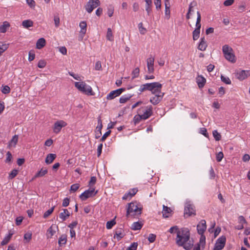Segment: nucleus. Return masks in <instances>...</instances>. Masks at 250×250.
<instances>
[{
	"label": "nucleus",
	"mask_w": 250,
	"mask_h": 250,
	"mask_svg": "<svg viewBox=\"0 0 250 250\" xmlns=\"http://www.w3.org/2000/svg\"><path fill=\"white\" fill-rule=\"evenodd\" d=\"M206 82V79L201 76H198L196 78V82L199 88L203 87Z\"/></svg>",
	"instance_id": "nucleus-25"
},
{
	"label": "nucleus",
	"mask_w": 250,
	"mask_h": 250,
	"mask_svg": "<svg viewBox=\"0 0 250 250\" xmlns=\"http://www.w3.org/2000/svg\"><path fill=\"white\" fill-rule=\"evenodd\" d=\"M156 239V235L154 234H149L148 240L149 241L150 243H153L155 241Z\"/></svg>",
	"instance_id": "nucleus-61"
},
{
	"label": "nucleus",
	"mask_w": 250,
	"mask_h": 250,
	"mask_svg": "<svg viewBox=\"0 0 250 250\" xmlns=\"http://www.w3.org/2000/svg\"><path fill=\"white\" fill-rule=\"evenodd\" d=\"M67 242V236L66 234H62L59 238L58 244L60 247L64 246Z\"/></svg>",
	"instance_id": "nucleus-26"
},
{
	"label": "nucleus",
	"mask_w": 250,
	"mask_h": 250,
	"mask_svg": "<svg viewBox=\"0 0 250 250\" xmlns=\"http://www.w3.org/2000/svg\"><path fill=\"white\" fill-rule=\"evenodd\" d=\"M103 127L102 125V121L100 118H99L98 120V125L96 127V130L98 131H99L100 134H102L101 130Z\"/></svg>",
	"instance_id": "nucleus-44"
},
{
	"label": "nucleus",
	"mask_w": 250,
	"mask_h": 250,
	"mask_svg": "<svg viewBox=\"0 0 250 250\" xmlns=\"http://www.w3.org/2000/svg\"><path fill=\"white\" fill-rule=\"evenodd\" d=\"M124 231L122 229H119L116 230L114 238L117 239L118 241H119L124 237Z\"/></svg>",
	"instance_id": "nucleus-19"
},
{
	"label": "nucleus",
	"mask_w": 250,
	"mask_h": 250,
	"mask_svg": "<svg viewBox=\"0 0 250 250\" xmlns=\"http://www.w3.org/2000/svg\"><path fill=\"white\" fill-rule=\"evenodd\" d=\"M46 65V62L43 60H40L38 63V67H39L40 68H43L45 67Z\"/></svg>",
	"instance_id": "nucleus-52"
},
{
	"label": "nucleus",
	"mask_w": 250,
	"mask_h": 250,
	"mask_svg": "<svg viewBox=\"0 0 250 250\" xmlns=\"http://www.w3.org/2000/svg\"><path fill=\"white\" fill-rule=\"evenodd\" d=\"M46 41L44 38H40L39 39L36 43V48L37 49H40L43 47L45 45Z\"/></svg>",
	"instance_id": "nucleus-29"
},
{
	"label": "nucleus",
	"mask_w": 250,
	"mask_h": 250,
	"mask_svg": "<svg viewBox=\"0 0 250 250\" xmlns=\"http://www.w3.org/2000/svg\"><path fill=\"white\" fill-rule=\"evenodd\" d=\"M75 87L81 92L87 96H94L95 93L93 91L92 87L86 84L84 82H75Z\"/></svg>",
	"instance_id": "nucleus-2"
},
{
	"label": "nucleus",
	"mask_w": 250,
	"mask_h": 250,
	"mask_svg": "<svg viewBox=\"0 0 250 250\" xmlns=\"http://www.w3.org/2000/svg\"><path fill=\"white\" fill-rule=\"evenodd\" d=\"M79 26L81 28V30L80 31V33L81 35L82 36V37L83 38L84 35L85 34L86 32V27H87V24L86 22L84 21H83L80 22L79 24Z\"/></svg>",
	"instance_id": "nucleus-20"
},
{
	"label": "nucleus",
	"mask_w": 250,
	"mask_h": 250,
	"mask_svg": "<svg viewBox=\"0 0 250 250\" xmlns=\"http://www.w3.org/2000/svg\"><path fill=\"white\" fill-rule=\"evenodd\" d=\"M162 84L159 82L150 83L149 91L152 94L160 93L162 92Z\"/></svg>",
	"instance_id": "nucleus-8"
},
{
	"label": "nucleus",
	"mask_w": 250,
	"mask_h": 250,
	"mask_svg": "<svg viewBox=\"0 0 250 250\" xmlns=\"http://www.w3.org/2000/svg\"><path fill=\"white\" fill-rule=\"evenodd\" d=\"M150 83H146L140 85L138 90L140 93H142L145 91H149Z\"/></svg>",
	"instance_id": "nucleus-33"
},
{
	"label": "nucleus",
	"mask_w": 250,
	"mask_h": 250,
	"mask_svg": "<svg viewBox=\"0 0 250 250\" xmlns=\"http://www.w3.org/2000/svg\"><path fill=\"white\" fill-rule=\"evenodd\" d=\"M18 172L19 171L17 169H13L10 173H9V179H12L13 178H14V177H15L18 173Z\"/></svg>",
	"instance_id": "nucleus-48"
},
{
	"label": "nucleus",
	"mask_w": 250,
	"mask_h": 250,
	"mask_svg": "<svg viewBox=\"0 0 250 250\" xmlns=\"http://www.w3.org/2000/svg\"><path fill=\"white\" fill-rule=\"evenodd\" d=\"M114 7L112 6H109L107 9V15L109 17H111L114 13Z\"/></svg>",
	"instance_id": "nucleus-56"
},
{
	"label": "nucleus",
	"mask_w": 250,
	"mask_h": 250,
	"mask_svg": "<svg viewBox=\"0 0 250 250\" xmlns=\"http://www.w3.org/2000/svg\"><path fill=\"white\" fill-rule=\"evenodd\" d=\"M235 75L239 80L243 81L250 76V70H238L235 73Z\"/></svg>",
	"instance_id": "nucleus-6"
},
{
	"label": "nucleus",
	"mask_w": 250,
	"mask_h": 250,
	"mask_svg": "<svg viewBox=\"0 0 250 250\" xmlns=\"http://www.w3.org/2000/svg\"><path fill=\"white\" fill-rule=\"evenodd\" d=\"M154 57L150 56L146 59L147 73L149 74L153 73L154 71Z\"/></svg>",
	"instance_id": "nucleus-13"
},
{
	"label": "nucleus",
	"mask_w": 250,
	"mask_h": 250,
	"mask_svg": "<svg viewBox=\"0 0 250 250\" xmlns=\"http://www.w3.org/2000/svg\"><path fill=\"white\" fill-rule=\"evenodd\" d=\"M143 226V224L139 222H134L131 227L132 229L137 230L140 229Z\"/></svg>",
	"instance_id": "nucleus-34"
},
{
	"label": "nucleus",
	"mask_w": 250,
	"mask_h": 250,
	"mask_svg": "<svg viewBox=\"0 0 250 250\" xmlns=\"http://www.w3.org/2000/svg\"><path fill=\"white\" fill-rule=\"evenodd\" d=\"M48 172L47 169L45 167H42L41 169L38 171L34 176L32 178V180H34V179L39 178L42 177L46 175Z\"/></svg>",
	"instance_id": "nucleus-17"
},
{
	"label": "nucleus",
	"mask_w": 250,
	"mask_h": 250,
	"mask_svg": "<svg viewBox=\"0 0 250 250\" xmlns=\"http://www.w3.org/2000/svg\"><path fill=\"white\" fill-rule=\"evenodd\" d=\"M9 26L10 24L8 22L4 21L2 24L0 26V32L2 33H5Z\"/></svg>",
	"instance_id": "nucleus-32"
},
{
	"label": "nucleus",
	"mask_w": 250,
	"mask_h": 250,
	"mask_svg": "<svg viewBox=\"0 0 250 250\" xmlns=\"http://www.w3.org/2000/svg\"><path fill=\"white\" fill-rule=\"evenodd\" d=\"M62 212L59 214V217L62 221H65L70 215V213L67 209H63Z\"/></svg>",
	"instance_id": "nucleus-22"
},
{
	"label": "nucleus",
	"mask_w": 250,
	"mask_h": 250,
	"mask_svg": "<svg viewBox=\"0 0 250 250\" xmlns=\"http://www.w3.org/2000/svg\"><path fill=\"white\" fill-rule=\"evenodd\" d=\"M67 125V123L63 120H59L56 122L53 127V132L56 133H59L63 127Z\"/></svg>",
	"instance_id": "nucleus-11"
},
{
	"label": "nucleus",
	"mask_w": 250,
	"mask_h": 250,
	"mask_svg": "<svg viewBox=\"0 0 250 250\" xmlns=\"http://www.w3.org/2000/svg\"><path fill=\"white\" fill-rule=\"evenodd\" d=\"M97 193V191L95 192V188L93 187H90L88 190H85L80 195V198L82 200L84 201L95 195Z\"/></svg>",
	"instance_id": "nucleus-7"
},
{
	"label": "nucleus",
	"mask_w": 250,
	"mask_h": 250,
	"mask_svg": "<svg viewBox=\"0 0 250 250\" xmlns=\"http://www.w3.org/2000/svg\"><path fill=\"white\" fill-rule=\"evenodd\" d=\"M207 229L206 222L202 220L197 226V229L199 234L202 235Z\"/></svg>",
	"instance_id": "nucleus-16"
},
{
	"label": "nucleus",
	"mask_w": 250,
	"mask_h": 250,
	"mask_svg": "<svg viewBox=\"0 0 250 250\" xmlns=\"http://www.w3.org/2000/svg\"><path fill=\"white\" fill-rule=\"evenodd\" d=\"M124 91V88H120L118 89H116L115 90H113L111 91L106 96V99L108 100H111L116 97L119 96Z\"/></svg>",
	"instance_id": "nucleus-15"
},
{
	"label": "nucleus",
	"mask_w": 250,
	"mask_h": 250,
	"mask_svg": "<svg viewBox=\"0 0 250 250\" xmlns=\"http://www.w3.org/2000/svg\"><path fill=\"white\" fill-rule=\"evenodd\" d=\"M221 81L227 84H230L231 83L230 79L226 76L222 75L221 77Z\"/></svg>",
	"instance_id": "nucleus-41"
},
{
	"label": "nucleus",
	"mask_w": 250,
	"mask_h": 250,
	"mask_svg": "<svg viewBox=\"0 0 250 250\" xmlns=\"http://www.w3.org/2000/svg\"><path fill=\"white\" fill-rule=\"evenodd\" d=\"M18 140V137L17 135H15L13 137L12 140H11L9 145L10 146H15L17 144Z\"/></svg>",
	"instance_id": "nucleus-49"
},
{
	"label": "nucleus",
	"mask_w": 250,
	"mask_h": 250,
	"mask_svg": "<svg viewBox=\"0 0 250 250\" xmlns=\"http://www.w3.org/2000/svg\"><path fill=\"white\" fill-rule=\"evenodd\" d=\"M138 247L137 243L134 242L132 243L128 247V250H136Z\"/></svg>",
	"instance_id": "nucleus-63"
},
{
	"label": "nucleus",
	"mask_w": 250,
	"mask_h": 250,
	"mask_svg": "<svg viewBox=\"0 0 250 250\" xmlns=\"http://www.w3.org/2000/svg\"><path fill=\"white\" fill-rule=\"evenodd\" d=\"M28 61L31 62L35 58V54L33 50H31L29 52Z\"/></svg>",
	"instance_id": "nucleus-51"
},
{
	"label": "nucleus",
	"mask_w": 250,
	"mask_h": 250,
	"mask_svg": "<svg viewBox=\"0 0 250 250\" xmlns=\"http://www.w3.org/2000/svg\"><path fill=\"white\" fill-rule=\"evenodd\" d=\"M116 222L114 220H112L110 221H108L106 223V227L107 229H111L114 225H115Z\"/></svg>",
	"instance_id": "nucleus-50"
},
{
	"label": "nucleus",
	"mask_w": 250,
	"mask_h": 250,
	"mask_svg": "<svg viewBox=\"0 0 250 250\" xmlns=\"http://www.w3.org/2000/svg\"><path fill=\"white\" fill-rule=\"evenodd\" d=\"M222 51L226 60L233 63L236 62V58L233 50L230 46L228 44L223 46Z\"/></svg>",
	"instance_id": "nucleus-3"
},
{
	"label": "nucleus",
	"mask_w": 250,
	"mask_h": 250,
	"mask_svg": "<svg viewBox=\"0 0 250 250\" xmlns=\"http://www.w3.org/2000/svg\"><path fill=\"white\" fill-rule=\"evenodd\" d=\"M146 2V10L148 16H149L152 11V0H145Z\"/></svg>",
	"instance_id": "nucleus-21"
},
{
	"label": "nucleus",
	"mask_w": 250,
	"mask_h": 250,
	"mask_svg": "<svg viewBox=\"0 0 250 250\" xmlns=\"http://www.w3.org/2000/svg\"><path fill=\"white\" fill-rule=\"evenodd\" d=\"M154 3L156 6V9L157 10H160L161 9V0H154Z\"/></svg>",
	"instance_id": "nucleus-54"
},
{
	"label": "nucleus",
	"mask_w": 250,
	"mask_h": 250,
	"mask_svg": "<svg viewBox=\"0 0 250 250\" xmlns=\"http://www.w3.org/2000/svg\"><path fill=\"white\" fill-rule=\"evenodd\" d=\"M226 242V238L225 236L219 237L216 241L214 247V250H222L225 247Z\"/></svg>",
	"instance_id": "nucleus-10"
},
{
	"label": "nucleus",
	"mask_w": 250,
	"mask_h": 250,
	"mask_svg": "<svg viewBox=\"0 0 250 250\" xmlns=\"http://www.w3.org/2000/svg\"><path fill=\"white\" fill-rule=\"evenodd\" d=\"M212 134L216 141H218L220 140L221 136L219 132H218V131L216 130H214L213 131Z\"/></svg>",
	"instance_id": "nucleus-42"
},
{
	"label": "nucleus",
	"mask_w": 250,
	"mask_h": 250,
	"mask_svg": "<svg viewBox=\"0 0 250 250\" xmlns=\"http://www.w3.org/2000/svg\"><path fill=\"white\" fill-rule=\"evenodd\" d=\"M200 33V29L195 28L192 33L193 40L194 41L197 40L199 38Z\"/></svg>",
	"instance_id": "nucleus-39"
},
{
	"label": "nucleus",
	"mask_w": 250,
	"mask_h": 250,
	"mask_svg": "<svg viewBox=\"0 0 250 250\" xmlns=\"http://www.w3.org/2000/svg\"><path fill=\"white\" fill-rule=\"evenodd\" d=\"M9 44L2 42H0V57L8 49Z\"/></svg>",
	"instance_id": "nucleus-31"
},
{
	"label": "nucleus",
	"mask_w": 250,
	"mask_h": 250,
	"mask_svg": "<svg viewBox=\"0 0 250 250\" xmlns=\"http://www.w3.org/2000/svg\"><path fill=\"white\" fill-rule=\"evenodd\" d=\"M142 209V208L139 207L136 203H130L128 204L126 215L135 217L141 214Z\"/></svg>",
	"instance_id": "nucleus-4"
},
{
	"label": "nucleus",
	"mask_w": 250,
	"mask_h": 250,
	"mask_svg": "<svg viewBox=\"0 0 250 250\" xmlns=\"http://www.w3.org/2000/svg\"><path fill=\"white\" fill-rule=\"evenodd\" d=\"M142 120H143V117L142 115L139 113H138L137 115L134 116L133 119L134 124L135 125L139 124Z\"/></svg>",
	"instance_id": "nucleus-38"
},
{
	"label": "nucleus",
	"mask_w": 250,
	"mask_h": 250,
	"mask_svg": "<svg viewBox=\"0 0 250 250\" xmlns=\"http://www.w3.org/2000/svg\"><path fill=\"white\" fill-rule=\"evenodd\" d=\"M163 216L164 218H167L169 217L171 215L172 212V210L171 209V208L165 205H163Z\"/></svg>",
	"instance_id": "nucleus-18"
},
{
	"label": "nucleus",
	"mask_w": 250,
	"mask_h": 250,
	"mask_svg": "<svg viewBox=\"0 0 250 250\" xmlns=\"http://www.w3.org/2000/svg\"><path fill=\"white\" fill-rule=\"evenodd\" d=\"M100 2L99 0H89L85 5L86 10L90 13L94 9L100 5Z\"/></svg>",
	"instance_id": "nucleus-9"
},
{
	"label": "nucleus",
	"mask_w": 250,
	"mask_h": 250,
	"mask_svg": "<svg viewBox=\"0 0 250 250\" xmlns=\"http://www.w3.org/2000/svg\"><path fill=\"white\" fill-rule=\"evenodd\" d=\"M27 4L31 8H34L35 6V1L34 0H26Z\"/></svg>",
	"instance_id": "nucleus-62"
},
{
	"label": "nucleus",
	"mask_w": 250,
	"mask_h": 250,
	"mask_svg": "<svg viewBox=\"0 0 250 250\" xmlns=\"http://www.w3.org/2000/svg\"><path fill=\"white\" fill-rule=\"evenodd\" d=\"M34 22L31 20H24L22 21L21 25L24 28H29L33 26Z\"/></svg>",
	"instance_id": "nucleus-28"
},
{
	"label": "nucleus",
	"mask_w": 250,
	"mask_h": 250,
	"mask_svg": "<svg viewBox=\"0 0 250 250\" xmlns=\"http://www.w3.org/2000/svg\"><path fill=\"white\" fill-rule=\"evenodd\" d=\"M224 157V154L222 152H219L216 154V160L217 162H220L222 161Z\"/></svg>",
	"instance_id": "nucleus-57"
},
{
	"label": "nucleus",
	"mask_w": 250,
	"mask_h": 250,
	"mask_svg": "<svg viewBox=\"0 0 250 250\" xmlns=\"http://www.w3.org/2000/svg\"><path fill=\"white\" fill-rule=\"evenodd\" d=\"M138 191V189L136 188H132L128 191V194H129V198H131L134 195L136 194L137 192Z\"/></svg>",
	"instance_id": "nucleus-58"
},
{
	"label": "nucleus",
	"mask_w": 250,
	"mask_h": 250,
	"mask_svg": "<svg viewBox=\"0 0 250 250\" xmlns=\"http://www.w3.org/2000/svg\"><path fill=\"white\" fill-rule=\"evenodd\" d=\"M106 37V39L110 42H112L114 40L112 31L110 28L107 29Z\"/></svg>",
	"instance_id": "nucleus-36"
},
{
	"label": "nucleus",
	"mask_w": 250,
	"mask_h": 250,
	"mask_svg": "<svg viewBox=\"0 0 250 250\" xmlns=\"http://www.w3.org/2000/svg\"><path fill=\"white\" fill-rule=\"evenodd\" d=\"M197 18L196 22V28L200 29L201 26V24L200 23L201 20V14L199 11L197 12Z\"/></svg>",
	"instance_id": "nucleus-37"
},
{
	"label": "nucleus",
	"mask_w": 250,
	"mask_h": 250,
	"mask_svg": "<svg viewBox=\"0 0 250 250\" xmlns=\"http://www.w3.org/2000/svg\"><path fill=\"white\" fill-rule=\"evenodd\" d=\"M1 92L3 94H8L10 92V88L8 85L2 86Z\"/></svg>",
	"instance_id": "nucleus-53"
},
{
	"label": "nucleus",
	"mask_w": 250,
	"mask_h": 250,
	"mask_svg": "<svg viewBox=\"0 0 250 250\" xmlns=\"http://www.w3.org/2000/svg\"><path fill=\"white\" fill-rule=\"evenodd\" d=\"M12 234H9L6 236L1 242V245L4 246L7 244L10 241Z\"/></svg>",
	"instance_id": "nucleus-45"
},
{
	"label": "nucleus",
	"mask_w": 250,
	"mask_h": 250,
	"mask_svg": "<svg viewBox=\"0 0 250 250\" xmlns=\"http://www.w3.org/2000/svg\"><path fill=\"white\" fill-rule=\"evenodd\" d=\"M196 5H197L196 2L195 1H192L189 4V7H188V13L187 14V15H186V18H187V19L188 20V19H189L190 18V14L191 12L193 11V7H195V6H196Z\"/></svg>",
	"instance_id": "nucleus-27"
},
{
	"label": "nucleus",
	"mask_w": 250,
	"mask_h": 250,
	"mask_svg": "<svg viewBox=\"0 0 250 250\" xmlns=\"http://www.w3.org/2000/svg\"><path fill=\"white\" fill-rule=\"evenodd\" d=\"M111 133V131L110 130H108L107 131H106L104 134V135L102 136V137L101 138V139H100V141L101 142H104L105 139L107 138V137L109 136V135Z\"/></svg>",
	"instance_id": "nucleus-60"
},
{
	"label": "nucleus",
	"mask_w": 250,
	"mask_h": 250,
	"mask_svg": "<svg viewBox=\"0 0 250 250\" xmlns=\"http://www.w3.org/2000/svg\"><path fill=\"white\" fill-rule=\"evenodd\" d=\"M207 47V43L205 41V38H202L198 45V48L200 50L205 51Z\"/></svg>",
	"instance_id": "nucleus-24"
},
{
	"label": "nucleus",
	"mask_w": 250,
	"mask_h": 250,
	"mask_svg": "<svg viewBox=\"0 0 250 250\" xmlns=\"http://www.w3.org/2000/svg\"><path fill=\"white\" fill-rule=\"evenodd\" d=\"M190 233L188 230L182 229L180 231L178 232L176 238V243L179 246H183V248L189 250L192 248V245L188 243L189 241Z\"/></svg>",
	"instance_id": "nucleus-1"
},
{
	"label": "nucleus",
	"mask_w": 250,
	"mask_h": 250,
	"mask_svg": "<svg viewBox=\"0 0 250 250\" xmlns=\"http://www.w3.org/2000/svg\"><path fill=\"white\" fill-rule=\"evenodd\" d=\"M96 177L95 176L91 177L90 178V180L89 182V185L90 187H93V186L95 185L96 182Z\"/></svg>",
	"instance_id": "nucleus-59"
},
{
	"label": "nucleus",
	"mask_w": 250,
	"mask_h": 250,
	"mask_svg": "<svg viewBox=\"0 0 250 250\" xmlns=\"http://www.w3.org/2000/svg\"><path fill=\"white\" fill-rule=\"evenodd\" d=\"M56 155L55 154H49L47 155L45 162L47 164H51L53 161L55 159Z\"/></svg>",
	"instance_id": "nucleus-30"
},
{
	"label": "nucleus",
	"mask_w": 250,
	"mask_h": 250,
	"mask_svg": "<svg viewBox=\"0 0 250 250\" xmlns=\"http://www.w3.org/2000/svg\"><path fill=\"white\" fill-rule=\"evenodd\" d=\"M70 200L68 198H65L62 203V206L63 207H67L69 204Z\"/></svg>",
	"instance_id": "nucleus-64"
},
{
	"label": "nucleus",
	"mask_w": 250,
	"mask_h": 250,
	"mask_svg": "<svg viewBox=\"0 0 250 250\" xmlns=\"http://www.w3.org/2000/svg\"><path fill=\"white\" fill-rule=\"evenodd\" d=\"M195 214L194 206L189 202L186 203L185 207L184 215L185 216H190Z\"/></svg>",
	"instance_id": "nucleus-12"
},
{
	"label": "nucleus",
	"mask_w": 250,
	"mask_h": 250,
	"mask_svg": "<svg viewBox=\"0 0 250 250\" xmlns=\"http://www.w3.org/2000/svg\"><path fill=\"white\" fill-rule=\"evenodd\" d=\"M56 230L55 229V226L53 225L51 226L47 229L46 232V237L47 239H50L55 234Z\"/></svg>",
	"instance_id": "nucleus-23"
},
{
	"label": "nucleus",
	"mask_w": 250,
	"mask_h": 250,
	"mask_svg": "<svg viewBox=\"0 0 250 250\" xmlns=\"http://www.w3.org/2000/svg\"><path fill=\"white\" fill-rule=\"evenodd\" d=\"M140 73V69L138 67L135 68L132 72V78L134 79L137 78Z\"/></svg>",
	"instance_id": "nucleus-43"
},
{
	"label": "nucleus",
	"mask_w": 250,
	"mask_h": 250,
	"mask_svg": "<svg viewBox=\"0 0 250 250\" xmlns=\"http://www.w3.org/2000/svg\"><path fill=\"white\" fill-rule=\"evenodd\" d=\"M165 6V17L167 20H169L170 17V5H167V4H166Z\"/></svg>",
	"instance_id": "nucleus-35"
},
{
	"label": "nucleus",
	"mask_w": 250,
	"mask_h": 250,
	"mask_svg": "<svg viewBox=\"0 0 250 250\" xmlns=\"http://www.w3.org/2000/svg\"><path fill=\"white\" fill-rule=\"evenodd\" d=\"M55 207H52L51 208L47 210L46 211H45L43 214V217L44 218H47L54 211Z\"/></svg>",
	"instance_id": "nucleus-46"
},
{
	"label": "nucleus",
	"mask_w": 250,
	"mask_h": 250,
	"mask_svg": "<svg viewBox=\"0 0 250 250\" xmlns=\"http://www.w3.org/2000/svg\"><path fill=\"white\" fill-rule=\"evenodd\" d=\"M138 113L141 114L144 120L148 119L153 114V107L151 105L142 106L138 109Z\"/></svg>",
	"instance_id": "nucleus-5"
},
{
	"label": "nucleus",
	"mask_w": 250,
	"mask_h": 250,
	"mask_svg": "<svg viewBox=\"0 0 250 250\" xmlns=\"http://www.w3.org/2000/svg\"><path fill=\"white\" fill-rule=\"evenodd\" d=\"M131 97V96L123 95V96H121L120 98V100H119L120 103L121 104L125 103L127 101H128L130 99Z\"/></svg>",
	"instance_id": "nucleus-40"
},
{
	"label": "nucleus",
	"mask_w": 250,
	"mask_h": 250,
	"mask_svg": "<svg viewBox=\"0 0 250 250\" xmlns=\"http://www.w3.org/2000/svg\"><path fill=\"white\" fill-rule=\"evenodd\" d=\"M80 188V185L79 184H74L71 186L70 191L72 192L76 191Z\"/></svg>",
	"instance_id": "nucleus-55"
},
{
	"label": "nucleus",
	"mask_w": 250,
	"mask_h": 250,
	"mask_svg": "<svg viewBox=\"0 0 250 250\" xmlns=\"http://www.w3.org/2000/svg\"><path fill=\"white\" fill-rule=\"evenodd\" d=\"M168 231L170 233H176L177 234H178V231H180V230L179 229V228H178V227L177 226H175L171 227L169 229Z\"/></svg>",
	"instance_id": "nucleus-47"
},
{
	"label": "nucleus",
	"mask_w": 250,
	"mask_h": 250,
	"mask_svg": "<svg viewBox=\"0 0 250 250\" xmlns=\"http://www.w3.org/2000/svg\"><path fill=\"white\" fill-rule=\"evenodd\" d=\"M154 96L150 99V102L153 105L158 104L163 99L164 93H160L154 94Z\"/></svg>",
	"instance_id": "nucleus-14"
}]
</instances>
